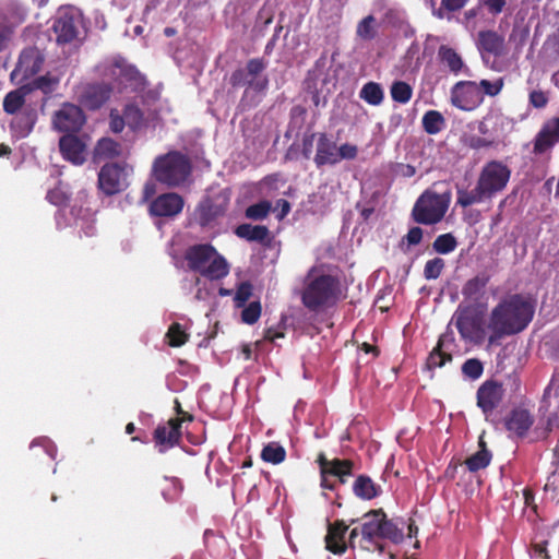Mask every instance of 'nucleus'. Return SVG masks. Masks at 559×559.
I'll return each mask as SVG.
<instances>
[{"mask_svg": "<svg viewBox=\"0 0 559 559\" xmlns=\"http://www.w3.org/2000/svg\"><path fill=\"white\" fill-rule=\"evenodd\" d=\"M302 306L320 313L333 308L342 296V281L337 267L321 263L312 265L302 278L299 293Z\"/></svg>", "mask_w": 559, "mask_h": 559, "instance_id": "obj_1", "label": "nucleus"}, {"mask_svg": "<svg viewBox=\"0 0 559 559\" xmlns=\"http://www.w3.org/2000/svg\"><path fill=\"white\" fill-rule=\"evenodd\" d=\"M534 307L522 295L515 294L502 299L490 312L488 329L489 346L509 335L522 332L532 321Z\"/></svg>", "mask_w": 559, "mask_h": 559, "instance_id": "obj_2", "label": "nucleus"}, {"mask_svg": "<svg viewBox=\"0 0 559 559\" xmlns=\"http://www.w3.org/2000/svg\"><path fill=\"white\" fill-rule=\"evenodd\" d=\"M361 539L379 551H383L380 540L388 539L394 544H400L404 534L401 528L389 520L383 509L370 510L361 516Z\"/></svg>", "mask_w": 559, "mask_h": 559, "instance_id": "obj_3", "label": "nucleus"}, {"mask_svg": "<svg viewBox=\"0 0 559 559\" xmlns=\"http://www.w3.org/2000/svg\"><path fill=\"white\" fill-rule=\"evenodd\" d=\"M189 270L210 281H218L229 273V264L215 247H189L185 252Z\"/></svg>", "mask_w": 559, "mask_h": 559, "instance_id": "obj_4", "label": "nucleus"}, {"mask_svg": "<svg viewBox=\"0 0 559 559\" xmlns=\"http://www.w3.org/2000/svg\"><path fill=\"white\" fill-rule=\"evenodd\" d=\"M441 186L436 183L432 189L426 190L416 201L413 216L417 223L435 224L444 217L452 199V193L449 188L436 189Z\"/></svg>", "mask_w": 559, "mask_h": 559, "instance_id": "obj_5", "label": "nucleus"}, {"mask_svg": "<svg viewBox=\"0 0 559 559\" xmlns=\"http://www.w3.org/2000/svg\"><path fill=\"white\" fill-rule=\"evenodd\" d=\"M191 166L188 158L171 152L155 159L153 173L155 178L167 186H179L190 175Z\"/></svg>", "mask_w": 559, "mask_h": 559, "instance_id": "obj_6", "label": "nucleus"}, {"mask_svg": "<svg viewBox=\"0 0 559 559\" xmlns=\"http://www.w3.org/2000/svg\"><path fill=\"white\" fill-rule=\"evenodd\" d=\"M454 317L455 326L464 341L480 344L485 340L484 319L475 308L460 306Z\"/></svg>", "mask_w": 559, "mask_h": 559, "instance_id": "obj_7", "label": "nucleus"}, {"mask_svg": "<svg viewBox=\"0 0 559 559\" xmlns=\"http://www.w3.org/2000/svg\"><path fill=\"white\" fill-rule=\"evenodd\" d=\"M510 176L511 170L507 165L492 160L483 167L477 181L480 185V189L486 191L491 198L507 187Z\"/></svg>", "mask_w": 559, "mask_h": 559, "instance_id": "obj_8", "label": "nucleus"}, {"mask_svg": "<svg viewBox=\"0 0 559 559\" xmlns=\"http://www.w3.org/2000/svg\"><path fill=\"white\" fill-rule=\"evenodd\" d=\"M506 395L503 384L495 379L484 381L476 391V405L486 420L502 404Z\"/></svg>", "mask_w": 559, "mask_h": 559, "instance_id": "obj_9", "label": "nucleus"}, {"mask_svg": "<svg viewBox=\"0 0 559 559\" xmlns=\"http://www.w3.org/2000/svg\"><path fill=\"white\" fill-rule=\"evenodd\" d=\"M450 99L454 107L471 111L483 104L484 96L476 82L460 81L451 88Z\"/></svg>", "mask_w": 559, "mask_h": 559, "instance_id": "obj_10", "label": "nucleus"}, {"mask_svg": "<svg viewBox=\"0 0 559 559\" xmlns=\"http://www.w3.org/2000/svg\"><path fill=\"white\" fill-rule=\"evenodd\" d=\"M107 75L116 81L118 88L136 91L145 85V78L121 58L115 59L110 63Z\"/></svg>", "mask_w": 559, "mask_h": 559, "instance_id": "obj_11", "label": "nucleus"}, {"mask_svg": "<svg viewBox=\"0 0 559 559\" xmlns=\"http://www.w3.org/2000/svg\"><path fill=\"white\" fill-rule=\"evenodd\" d=\"M85 123L82 109L70 103H64L53 114L52 126L59 132H78Z\"/></svg>", "mask_w": 559, "mask_h": 559, "instance_id": "obj_12", "label": "nucleus"}, {"mask_svg": "<svg viewBox=\"0 0 559 559\" xmlns=\"http://www.w3.org/2000/svg\"><path fill=\"white\" fill-rule=\"evenodd\" d=\"M183 418H170L167 423L158 425L153 433V440L158 452L164 453L179 444L181 440V425Z\"/></svg>", "mask_w": 559, "mask_h": 559, "instance_id": "obj_13", "label": "nucleus"}, {"mask_svg": "<svg viewBox=\"0 0 559 559\" xmlns=\"http://www.w3.org/2000/svg\"><path fill=\"white\" fill-rule=\"evenodd\" d=\"M75 94L82 105L90 109H96L109 98L110 88L105 84L86 83L79 85Z\"/></svg>", "mask_w": 559, "mask_h": 559, "instance_id": "obj_14", "label": "nucleus"}, {"mask_svg": "<svg viewBox=\"0 0 559 559\" xmlns=\"http://www.w3.org/2000/svg\"><path fill=\"white\" fill-rule=\"evenodd\" d=\"M348 525L343 520H336L328 524V532L324 537L325 549L334 555H343L347 550L345 539Z\"/></svg>", "mask_w": 559, "mask_h": 559, "instance_id": "obj_15", "label": "nucleus"}, {"mask_svg": "<svg viewBox=\"0 0 559 559\" xmlns=\"http://www.w3.org/2000/svg\"><path fill=\"white\" fill-rule=\"evenodd\" d=\"M78 14L71 11H60L55 23L53 31L59 44L72 41L78 36Z\"/></svg>", "mask_w": 559, "mask_h": 559, "instance_id": "obj_16", "label": "nucleus"}, {"mask_svg": "<svg viewBox=\"0 0 559 559\" xmlns=\"http://www.w3.org/2000/svg\"><path fill=\"white\" fill-rule=\"evenodd\" d=\"M124 183V174L118 165L107 164L102 167L98 174V185L106 194L119 192L123 188Z\"/></svg>", "mask_w": 559, "mask_h": 559, "instance_id": "obj_17", "label": "nucleus"}, {"mask_svg": "<svg viewBox=\"0 0 559 559\" xmlns=\"http://www.w3.org/2000/svg\"><path fill=\"white\" fill-rule=\"evenodd\" d=\"M559 141V118L547 120L534 140L533 152L543 154Z\"/></svg>", "mask_w": 559, "mask_h": 559, "instance_id": "obj_18", "label": "nucleus"}, {"mask_svg": "<svg viewBox=\"0 0 559 559\" xmlns=\"http://www.w3.org/2000/svg\"><path fill=\"white\" fill-rule=\"evenodd\" d=\"M183 200L177 193H165L154 200L150 212L155 216H175L182 211Z\"/></svg>", "mask_w": 559, "mask_h": 559, "instance_id": "obj_19", "label": "nucleus"}, {"mask_svg": "<svg viewBox=\"0 0 559 559\" xmlns=\"http://www.w3.org/2000/svg\"><path fill=\"white\" fill-rule=\"evenodd\" d=\"M453 333H443L440 335L436 347L430 353L427 359V366L429 369L440 368L445 362L452 360V355L449 349L454 345Z\"/></svg>", "mask_w": 559, "mask_h": 559, "instance_id": "obj_20", "label": "nucleus"}, {"mask_svg": "<svg viewBox=\"0 0 559 559\" xmlns=\"http://www.w3.org/2000/svg\"><path fill=\"white\" fill-rule=\"evenodd\" d=\"M43 64V57L37 49L31 48L22 52L15 70L12 72V78L21 75L22 79H28L36 74Z\"/></svg>", "mask_w": 559, "mask_h": 559, "instance_id": "obj_21", "label": "nucleus"}, {"mask_svg": "<svg viewBox=\"0 0 559 559\" xmlns=\"http://www.w3.org/2000/svg\"><path fill=\"white\" fill-rule=\"evenodd\" d=\"M59 147L62 156L69 162L81 165L85 162V143L78 136L68 134L59 141Z\"/></svg>", "mask_w": 559, "mask_h": 559, "instance_id": "obj_22", "label": "nucleus"}, {"mask_svg": "<svg viewBox=\"0 0 559 559\" xmlns=\"http://www.w3.org/2000/svg\"><path fill=\"white\" fill-rule=\"evenodd\" d=\"M534 424V418L525 408H514L504 420L506 429L518 437H524Z\"/></svg>", "mask_w": 559, "mask_h": 559, "instance_id": "obj_23", "label": "nucleus"}, {"mask_svg": "<svg viewBox=\"0 0 559 559\" xmlns=\"http://www.w3.org/2000/svg\"><path fill=\"white\" fill-rule=\"evenodd\" d=\"M316 462L320 467V474H329L334 477L352 476L353 474L354 462L352 460H328L324 453H320Z\"/></svg>", "mask_w": 559, "mask_h": 559, "instance_id": "obj_24", "label": "nucleus"}, {"mask_svg": "<svg viewBox=\"0 0 559 559\" xmlns=\"http://www.w3.org/2000/svg\"><path fill=\"white\" fill-rule=\"evenodd\" d=\"M507 118L500 114H489L478 123V131L487 139H492L495 145L504 133Z\"/></svg>", "mask_w": 559, "mask_h": 559, "instance_id": "obj_25", "label": "nucleus"}, {"mask_svg": "<svg viewBox=\"0 0 559 559\" xmlns=\"http://www.w3.org/2000/svg\"><path fill=\"white\" fill-rule=\"evenodd\" d=\"M317 166L337 164V146L325 134H320L314 156Z\"/></svg>", "mask_w": 559, "mask_h": 559, "instance_id": "obj_26", "label": "nucleus"}, {"mask_svg": "<svg viewBox=\"0 0 559 559\" xmlns=\"http://www.w3.org/2000/svg\"><path fill=\"white\" fill-rule=\"evenodd\" d=\"M477 46L483 53L500 56L503 52L504 39L493 31H483L478 34Z\"/></svg>", "mask_w": 559, "mask_h": 559, "instance_id": "obj_27", "label": "nucleus"}, {"mask_svg": "<svg viewBox=\"0 0 559 559\" xmlns=\"http://www.w3.org/2000/svg\"><path fill=\"white\" fill-rule=\"evenodd\" d=\"M489 282V276L486 274L476 275L475 277L468 280L463 288L462 295L465 300L477 302L485 295V287Z\"/></svg>", "mask_w": 559, "mask_h": 559, "instance_id": "obj_28", "label": "nucleus"}, {"mask_svg": "<svg viewBox=\"0 0 559 559\" xmlns=\"http://www.w3.org/2000/svg\"><path fill=\"white\" fill-rule=\"evenodd\" d=\"M353 491L355 496L362 500H371L381 493V487L369 476L359 475L353 484Z\"/></svg>", "mask_w": 559, "mask_h": 559, "instance_id": "obj_29", "label": "nucleus"}, {"mask_svg": "<svg viewBox=\"0 0 559 559\" xmlns=\"http://www.w3.org/2000/svg\"><path fill=\"white\" fill-rule=\"evenodd\" d=\"M122 155V146L109 138L100 139L94 148V159L98 162L114 159Z\"/></svg>", "mask_w": 559, "mask_h": 559, "instance_id": "obj_30", "label": "nucleus"}, {"mask_svg": "<svg viewBox=\"0 0 559 559\" xmlns=\"http://www.w3.org/2000/svg\"><path fill=\"white\" fill-rule=\"evenodd\" d=\"M479 450L465 460L467 469L472 473L486 468L491 461V452L487 449L483 437L478 441Z\"/></svg>", "mask_w": 559, "mask_h": 559, "instance_id": "obj_31", "label": "nucleus"}, {"mask_svg": "<svg viewBox=\"0 0 559 559\" xmlns=\"http://www.w3.org/2000/svg\"><path fill=\"white\" fill-rule=\"evenodd\" d=\"M160 493L166 502H176L183 490L182 481L177 477H163L158 484Z\"/></svg>", "mask_w": 559, "mask_h": 559, "instance_id": "obj_32", "label": "nucleus"}, {"mask_svg": "<svg viewBox=\"0 0 559 559\" xmlns=\"http://www.w3.org/2000/svg\"><path fill=\"white\" fill-rule=\"evenodd\" d=\"M31 91L32 87L29 85H23L7 94L3 100L4 111L11 115L15 114L25 104V97Z\"/></svg>", "mask_w": 559, "mask_h": 559, "instance_id": "obj_33", "label": "nucleus"}, {"mask_svg": "<svg viewBox=\"0 0 559 559\" xmlns=\"http://www.w3.org/2000/svg\"><path fill=\"white\" fill-rule=\"evenodd\" d=\"M35 121L36 112L33 109L25 110L12 120L11 128L16 136L24 138L32 131Z\"/></svg>", "mask_w": 559, "mask_h": 559, "instance_id": "obj_34", "label": "nucleus"}, {"mask_svg": "<svg viewBox=\"0 0 559 559\" xmlns=\"http://www.w3.org/2000/svg\"><path fill=\"white\" fill-rule=\"evenodd\" d=\"M438 56L442 63H444L454 74L461 72L465 67L461 56L451 47L444 45L440 46Z\"/></svg>", "mask_w": 559, "mask_h": 559, "instance_id": "obj_35", "label": "nucleus"}, {"mask_svg": "<svg viewBox=\"0 0 559 559\" xmlns=\"http://www.w3.org/2000/svg\"><path fill=\"white\" fill-rule=\"evenodd\" d=\"M486 199H490L486 191L480 189V185L477 182L476 187L471 190H459L457 192V204L467 207L476 203H480Z\"/></svg>", "mask_w": 559, "mask_h": 559, "instance_id": "obj_36", "label": "nucleus"}, {"mask_svg": "<svg viewBox=\"0 0 559 559\" xmlns=\"http://www.w3.org/2000/svg\"><path fill=\"white\" fill-rule=\"evenodd\" d=\"M359 97L369 105L379 106L383 102L384 93L380 84L368 82L361 87Z\"/></svg>", "mask_w": 559, "mask_h": 559, "instance_id": "obj_37", "label": "nucleus"}, {"mask_svg": "<svg viewBox=\"0 0 559 559\" xmlns=\"http://www.w3.org/2000/svg\"><path fill=\"white\" fill-rule=\"evenodd\" d=\"M267 228L243 224L235 229V234L247 241H262L267 236Z\"/></svg>", "mask_w": 559, "mask_h": 559, "instance_id": "obj_38", "label": "nucleus"}, {"mask_svg": "<svg viewBox=\"0 0 559 559\" xmlns=\"http://www.w3.org/2000/svg\"><path fill=\"white\" fill-rule=\"evenodd\" d=\"M261 459L266 463L280 464L286 459V450L276 442H270L262 449Z\"/></svg>", "mask_w": 559, "mask_h": 559, "instance_id": "obj_39", "label": "nucleus"}, {"mask_svg": "<svg viewBox=\"0 0 559 559\" xmlns=\"http://www.w3.org/2000/svg\"><path fill=\"white\" fill-rule=\"evenodd\" d=\"M423 126L427 133L436 134L444 126V118L439 111L429 110L423 117Z\"/></svg>", "mask_w": 559, "mask_h": 559, "instance_id": "obj_40", "label": "nucleus"}, {"mask_svg": "<svg viewBox=\"0 0 559 559\" xmlns=\"http://www.w3.org/2000/svg\"><path fill=\"white\" fill-rule=\"evenodd\" d=\"M391 97L394 102L400 104H406L411 100L413 95V88L404 81H396L391 85Z\"/></svg>", "mask_w": 559, "mask_h": 559, "instance_id": "obj_41", "label": "nucleus"}, {"mask_svg": "<svg viewBox=\"0 0 559 559\" xmlns=\"http://www.w3.org/2000/svg\"><path fill=\"white\" fill-rule=\"evenodd\" d=\"M223 213V209L210 201L202 203L198 209V218L202 226L209 225L215 217Z\"/></svg>", "mask_w": 559, "mask_h": 559, "instance_id": "obj_42", "label": "nucleus"}, {"mask_svg": "<svg viewBox=\"0 0 559 559\" xmlns=\"http://www.w3.org/2000/svg\"><path fill=\"white\" fill-rule=\"evenodd\" d=\"M166 336L168 338V344L171 347H180L185 345L189 338V335L186 333L182 325L177 322L169 326Z\"/></svg>", "mask_w": 559, "mask_h": 559, "instance_id": "obj_43", "label": "nucleus"}, {"mask_svg": "<svg viewBox=\"0 0 559 559\" xmlns=\"http://www.w3.org/2000/svg\"><path fill=\"white\" fill-rule=\"evenodd\" d=\"M462 373L469 380H477L484 373V364L478 358H468L462 365Z\"/></svg>", "mask_w": 559, "mask_h": 559, "instance_id": "obj_44", "label": "nucleus"}, {"mask_svg": "<svg viewBox=\"0 0 559 559\" xmlns=\"http://www.w3.org/2000/svg\"><path fill=\"white\" fill-rule=\"evenodd\" d=\"M271 210L272 204L270 201H260L247 207L246 216L254 221L263 219L267 216Z\"/></svg>", "mask_w": 559, "mask_h": 559, "instance_id": "obj_45", "label": "nucleus"}, {"mask_svg": "<svg viewBox=\"0 0 559 559\" xmlns=\"http://www.w3.org/2000/svg\"><path fill=\"white\" fill-rule=\"evenodd\" d=\"M262 307L260 301H252L241 311V320L246 324H254L261 317Z\"/></svg>", "mask_w": 559, "mask_h": 559, "instance_id": "obj_46", "label": "nucleus"}, {"mask_svg": "<svg viewBox=\"0 0 559 559\" xmlns=\"http://www.w3.org/2000/svg\"><path fill=\"white\" fill-rule=\"evenodd\" d=\"M376 19L368 15L362 19L357 26V35L364 40H370L376 36L374 29Z\"/></svg>", "mask_w": 559, "mask_h": 559, "instance_id": "obj_47", "label": "nucleus"}, {"mask_svg": "<svg viewBox=\"0 0 559 559\" xmlns=\"http://www.w3.org/2000/svg\"><path fill=\"white\" fill-rule=\"evenodd\" d=\"M483 96L488 95L490 97L497 96L503 88L504 82L502 78L495 81L481 80L477 83Z\"/></svg>", "mask_w": 559, "mask_h": 559, "instance_id": "obj_48", "label": "nucleus"}, {"mask_svg": "<svg viewBox=\"0 0 559 559\" xmlns=\"http://www.w3.org/2000/svg\"><path fill=\"white\" fill-rule=\"evenodd\" d=\"M444 267V261L441 258H435L427 261L424 269V276L426 280H436L441 275Z\"/></svg>", "mask_w": 559, "mask_h": 559, "instance_id": "obj_49", "label": "nucleus"}, {"mask_svg": "<svg viewBox=\"0 0 559 559\" xmlns=\"http://www.w3.org/2000/svg\"><path fill=\"white\" fill-rule=\"evenodd\" d=\"M252 296V285L249 282H242L237 287L234 302L237 308L245 307L246 302L250 299Z\"/></svg>", "mask_w": 559, "mask_h": 559, "instance_id": "obj_50", "label": "nucleus"}, {"mask_svg": "<svg viewBox=\"0 0 559 559\" xmlns=\"http://www.w3.org/2000/svg\"><path fill=\"white\" fill-rule=\"evenodd\" d=\"M123 118L130 128L135 129L141 124L142 112L138 107L128 105L123 110Z\"/></svg>", "mask_w": 559, "mask_h": 559, "instance_id": "obj_51", "label": "nucleus"}, {"mask_svg": "<svg viewBox=\"0 0 559 559\" xmlns=\"http://www.w3.org/2000/svg\"><path fill=\"white\" fill-rule=\"evenodd\" d=\"M464 143L474 150L485 148L495 146V141L492 139H487L485 136L471 135L466 136Z\"/></svg>", "mask_w": 559, "mask_h": 559, "instance_id": "obj_52", "label": "nucleus"}, {"mask_svg": "<svg viewBox=\"0 0 559 559\" xmlns=\"http://www.w3.org/2000/svg\"><path fill=\"white\" fill-rule=\"evenodd\" d=\"M59 83V80L56 78H49V76H39L33 82V88H39L44 91L45 93L51 92Z\"/></svg>", "mask_w": 559, "mask_h": 559, "instance_id": "obj_53", "label": "nucleus"}, {"mask_svg": "<svg viewBox=\"0 0 559 559\" xmlns=\"http://www.w3.org/2000/svg\"><path fill=\"white\" fill-rule=\"evenodd\" d=\"M358 154V147L350 143H344L337 147V163L343 159H354Z\"/></svg>", "mask_w": 559, "mask_h": 559, "instance_id": "obj_54", "label": "nucleus"}, {"mask_svg": "<svg viewBox=\"0 0 559 559\" xmlns=\"http://www.w3.org/2000/svg\"><path fill=\"white\" fill-rule=\"evenodd\" d=\"M530 104L535 108H544L548 104V96L545 92L534 90L530 93Z\"/></svg>", "mask_w": 559, "mask_h": 559, "instance_id": "obj_55", "label": "nucleus"}, {"mask_svg": "<svg viewBox=\"0 0 559 559\" xmlns=\"http://www.w3.org/2000/svg\"><path fill=\"white\" fill-rule=\"evenodd\" d=\"M481 3L488 10L489 13L497 15L501 13L506 7V0H481Z\"/></svg>", "mask_w": 559, "mask_h": 559, "instance_id": "obj_56", "label": "nucleus"}, {"mask_svg": "<svg viewBox=\"0 0 559 559\" xmlns=\"http://www.w3.org/2000/svg\"><path fill=\"white\" fill-rule=\"evenodd\" d=\"M547 540H544L542 543H536L532 546L533 549V556L536 559H550V556L547 551Z\"/></svg>", "mask_w": 559, "mask_h": 559, "instance_id": "obj_57", "label": "nucleus"}, {"mask_svg": "<svg viewBox=\"0 0 559 559\" xmlns=\"http://www.w3.org/2000/svg\"><path fill=\"white\" fill-rule=\"evenodd\" d=\"M556 429H559V408L548 415L545 426L547 433Z\"/></svg>", "mask_w": 559, "mask_h": 559, "instance_id": "obj_58", "label": "nucleus"}, {"mask_svg": "<svg viewBox=\"0 0 559 559\" xmlns=\"http://www.w3.org/2000/svg\"><path fill=\"white\" fill-rule=\"evenodd\" d=\"M124 124H127L123 116L120 117L118 114H116L115 111H111L110 114V129L118 133L120 131H122Z\"/></svg>", "mask_w": 559, "mask_h": 559, "instance_id": "obj_59", "label": "nucleus"}, {"mask_svg": "<svg viewBox=\"0 0 559 559\" xmlns=\"http://www.w3.org/2000/svg\"><path fill=\"white\" fill-rule=\"evenodd\" d=\"M408 245H418L423 239V229L420 227H413L406 235Z\"/></svg>", "mask_w": 559, "mask_h": 559, "instance_id": "obj_60", "label": "nucleus"}, {"mask_svg": "<svg viewBox=\"0 0 559 559\" xmlns=\"http://www.w3.org/2000/svg\"><path fill=\"white\" fill-rule=\"evenodd\" d=\"M284 331L282 328L270 326L264 331V340L274 342L276 338L284 337Z\"/></svg>", "mask_w": 559, "mask_h": 559, "instance_id": "obj_61", "label": "nucleus"}, {"mask_svg": "<svg viewBox=\"0 0 559 559\" xmlns=\"http://www.w3.org/2000/svg\"><path fill=\"white\" fill-rule=\"evenodd\" d=\"M274 211H278L276 216H277L278 219H283L289 213L290 204H289L288 201H286L284 199H280L276 202Z\"/></svg>", "mask_w": 559, "mask_h": 559, "instance_id": "obj_62", "label": "nucleus"}, {"mask_svg": "<svg viewBox=\"0 0 559 559\" xmlns=\"http://www.w3.org/2000/svg\"><path fill=\"white\" fill-rule=\"evenodd\" d=\"M265 68L264 63L260 59H252L247 64V70L250 74L257 75Z\"/></svg>", "mask_w": 559, "mask_h": 559, "instance_id": "obj_63", "label": "nucleus"}, {"mask_svg": "<svg viewBox=\"0 0 559 559\" xmlns=\"http://www.w3.org/2000/svg\"><path fill=\"white\" fill-rule=\"evenodd\" d=\"M467 0H442L441 5L449 11H456L462 9Z\"/></svg>", "mask_w": 559, "mask_h": 559, "instance_id": "obj_64", "label": "nucleus"}]
</instances>
